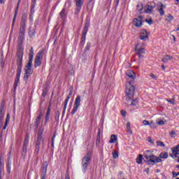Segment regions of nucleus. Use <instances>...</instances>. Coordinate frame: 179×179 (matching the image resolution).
<instances>
[{"instance_id":"nucleus-1","label":"nucleus","mask_w":179,"mask_h":179,"mask_svg":"<svg viewBox=\"0 0 179 179\" xmlns=\"http://www.w3.org/2000/svg\"><path fill=\"white\" fill-rule=\"evenodd\" d=\"M144 157L146 159L147 163L150 166H153V164H156V163H162V159L159 157L155 156V155H153V152L149 150L144 152Z\"/></svg>"},{"instance_id":"nucleus-2","label":"nucleus","mask_w":179,"mask_h":179,"mask_svg":"<svg viewBox=\"0 0 179 179\" xmlns=\"http://www.w3.org/2000/svg\"><path fill=\"white\" fill-rule=\"evenodd\" d=\"M134 92L135 87L134 86V82L127 83L125 90L126 96L129 97V99H132V97H134Z\"/></svg>"},{"instance_id":"nucleus-3","label":"nucleus","mask_w":179,"mask_h":179,"mask_svg":"<svg viewBox=\"0 0 179 179\" xmlns=\"http://www.w3.org/2000/svg\"><path fill=\"white\" fill-rule=\"evenodd\" d=\"M90 160H92V154L90 152H87V155L83 158L82 160V166L83 173H86V170L87 169V166H89V163H90Z\"/></svg>"},{"instance_id":"nucleus-4","label":"nucleus","mask_w":179,"mask_h":179,"mask_svg":"<svg viewBox=\"0 0 179 179\" xmlns=\"http://www.w3.org/2000/svg\"><path fill=\"white\" fill-rule=\"evenodd\" d=\"M80 100L81 97L80 95H78L77 97L76 98L75 102H74V106L73 108L71 111V114L73 115L76 111H78V109L80 106Z\"/></svg>"},{"instance_id":"nucleus-5","label":"nucleus","mask_w":179,"mask_h":179,"mask_svg":"<svg viewBox=\"0 0 179 179\" xmlns=\"http://www.w3.org/2000/svg\"><path fill=\"white\" fill-rule=\"evenodd\" d=\"M136 54H145V43L138 42L136 45Z\"/></svg>"},{"instance_id":"nucleus-6","label":"nucleus","mask_w":179,"mask_h":179,"mask_svg":"<svg viewBox=\"0 0 179 179\" xmlns=\"http://www.w3.org/2000/svg\"><path fill=\"white\" fill-rule=\"evenodd\" d=\"M43 54L44 52L42 50L36 55L35 58V64H34L35 68H37V66H40V65H41V59H43Z\"/></svg>"},{"instance_id":"nucleus-7","label":"nucleus","mask_w":179,"mask_h":179,"mask_svg":"<svg viewBox=\"0 0 179 179\" xmlns=\"http://www.w3.org/2000/svg\"><path fill=\"white\" fill-rule=\"evenodd\" d=\"M140 40H142V41H146L147 40H149V35L148 34V31L145 29H141L140 32Z\"/></svg>"},{"instance_id":"nucleus-8","label":"nucleus","mask_w":179,"mask_h":179,"mask_svg":"<svg viewBox=\"0 0 179 179\" xmlns=\"http://www.w3.org/2000/svg\"><path fill=\"white\" fill-rule=\"evenodd\" d=\"M142 19H143V16H138L137 18H134L133 20V24L136 26V27H141L142 23L143 22Z\"/></svg>"},{"instance_id":"nucleus-9","label":"nucleus","mask_w":179,"mask_h":179,"mask_svg":"<svg viewBox=\"0 0 179 179\" xmlns=\"http://www.w3.org/2000/svg\"><path fill=\"white\" fill-rule=\"evenodd\" d=\"M17 64H18V66H22L23 62V51H22V50L17 51Z\"/></svg>"},{"instance_id":"nucleus-10","label":"nucleus","mask_w":179,"mask_h":179,"mask_svg":"<svg viewBox=\"0 0 179 179\" xmlns=\"http://www.w3.org/2000/svg\"><path fill=\"white\" fill-rule=\"evenodd\" d=\"M89 26H90V22H87L83 31L82 40H86V35L87 34V31L89 30Z\"/></svg>"},{"instance_id":"nucleus-11","label":"nucleus","mask_w":179,"mask_h":179,"mask_svg":"<svg viewBox=\"0 0 179 179\" xmlns=\"http://www.w3.org/2000/svg\"><path fill=\"white\" fill-rule=\"evenodd\" d=\"M3 108H5V103L2 102L0 107V127L1 125H2L3 115H5V113L3 112Z\"/></svg>"},{"instance_id":"nucleus-12","label":"nucleus","mask_w":179,"mask_h":179,"mask_svg":"<svg viewBox=\"0 0 179 179\" xmlns=\"http://www.w3.org/2000/svg\"><path fill=\"white\" fill-rule=\"evenodd\" d=\"M29 145V136H26L24 141V145L22 148V152L23 153H26L27 152V145Z\"/></svg>"},{"instance_id":"nucleus-13","label":"nucleus","mask_w":179,"mask_h":179,"mask_svg":"<svg viewBox=\"0 0 179 179\" xmlns=\"http://www.w3.org/2000/svg\"><path fill=\"white\" fill-rule=\"evenodd\" d=\"M126 75L127 76H128L129 78H130V79H136V74H135V72H134L133 71H127L126 72Z\"/></svg>"},{"instance_id":"nucleus-14","label":"nucleus","mask_w":179,"mask_h":179,"mask_svg":"<svg viewBox=\"0 0 179 179\" xmlns=\"http://www.w3.org/2000/svg\"><path fill=\"white\" fill-rule=\"evenodd\" d=\"M20 1H22V0H18V3L17 4V10H15V13L14 15V17L13 20L12 29H13V27H15V22H16V16L17 15V9H19V4L20 3Z\"/></svg>"},{"instance_id":"nucleus-15","label":"nucleus","mask_w":179,"mask_h":179,"mask_svg":"<svg viewBox=\"0 0 179 179\" xmlns=\"http://www.w3.org/2000/svg\"><path fill=\"white\" fill-rule=\"evenodd\" d=\"M71 96H72V92H70L69 96L64 101V110L63 113H65V110H66V106H68V102L69 101V99H71Z\"/></svg>"},{"instance_id":"nucleus-16","label":"nucleus","mask_w":179,"mask_h":179,"mask_svg":"<svg viewBox=\"0 0 179 179\" xmlns=\"http://www.w3.org/2000/svg\"><path fill=\"white\" fill-rule=\"evenodd\" d=\"M160 8H158V10L159 12V14L161 16H164V9L166 8V6L163 5L162 3H159Z\"/></svg>"},{"instance_id":"nucleus-17","label":"nucleus","mask_w":179,"mask_h":179,"mask_svg":"<svg viewBox=\"0 0 179 179\" xmlns=\"http://www.w3.org/2000/svg\"><path fill=\"white\" fill-rule=\"evenodd\" d=\"M41 117H43V113L41 112L35 122L36 129H37V128H38V125H40V120H41Z\"/></svg>"},{"instance_id":"nucleus-18","label":"nucleus","mask_w":179,"mask_h":179,"mask_svg":"<svg viewBox=\"0 0 179 179\" xmlns=\"http://www.w3.org/2000/svg\"><path fill=\"white\" fill-rule=\"evenodd\" d=\"M165 20L166 22L170 23L171 22H173V20H174V16L171 15V14H168L165 16Z\"/></svg>"},{"instance_id":"nucleus-19","label":"nucleus","mask_w":179,"mask_h":179,"mask_svg":"<svg viewBox=\"0 0 179 179\" xmlns=\"http://www.w3.org/2000/svg\"><path fill=\"white\" fill-rule=\"evenodd\" d=\"M48 165L47 164V162H45L43 164V168H42V176H45L47 174V167Z\"/></svg>"},{"instance_id":"nucleus-20","label":"nucleus","mask_w":179,"mask_h":179,"mask_svg":"<svg viewBox=\"0 0 179 179\" xmlns=\"http://www.w3.org/2000/svg\"><path fill=\"white\" fill-rule=\"evenodd\" d=\"M136 162L138 164H142V162H143V155H138L137 158L136 159Z\"/></svg>"},{"instance_id":"nucleus-21","label":"nucleus","mask_w":179,"mask_h":179,"mask_svg":"<svg viewBox=\"0 0 179 179\" xmlns=\"http://www.w3.org/2000/svg\"><path fill=\"white\" fill-rule=\"evenodd\" d=\"M26 22H27V15L24 14L21 19V25L26 26Z\"/></svg>"},{"instance_id":"nucleus-22","label":"nucleus","mask_w":179,"mask_h":179,"mask_svg":"<svg viewBox=\"0 0 179 179\" xmlns=\"http://www.w3.org/2000/svg\"><path fill=\"white\" fill-rule=\"evenodd\" d=\"M173 59V57L170 55H166L162 59V62H169V61H171Z\"/></svg>"},{"instance_id":"nucleus-23","label":"nucleus","mask_w":179,"mask_h":179,"mask_svg":"<svg viewBox=\"0 0 179 179\" xmlns=\"http://www.w3.org/2000/svg\"><path fill=\"white\" fill-rule=\"evenodd\" d=\"M28 33L29 37L31 38L34 36L36 35V30L34 29V28L30 27Z\"/></svg>"},{"instance_id":"nucleus-24","label":"nucleus","mask_w":179,"mask_h":179,"mask_svg":"<svg viewBox=\"0 0 179 179\" xmlns=\"http://www.w3.org/2000/svg\"><path fill=\"white\" fill-rule=\"evenodd\" d=\"M20 34H26V25H21L20 24Z\"/></svg>"},{"instance_id":"nucleus-25","label":"nucleus","mask_w":179,"mask_h":179,"mask_svg":"<svg viewBox=\"0 0 179 179\" xmlns=\"http://www.w3.org/2000/svg\"><path fill=\"white\" fill-rule=\"evenodd\" d=\"M33 57H34V50L33 48H31L29 50V61H33Z\"/></svg>"},{"instance_id":"nucleus-26","label":"nucleus","mask_w":179,"mask_h":179,"mask_svg":"<svg viewBox=\"0 0 179 179\" xmlns=\"http://www.w3.org/2000/svg\"><path fill=\"white\" fill-rule=\"evenodd\" d=\"M117 142V136L113 134L110 136L109 143H115Z\"/></svg>"},{"instance_id":"nucleus-27","label":"nucleus","mask_w":179,"mask_h":179,"mask_svg":"<svg viewBox=\"0 0 179 179\" xmlns=\"http://www.w3.org/2000/svg\"><path fill=\"white\" fill-rule=\"evenodd\" d=\"M23 41H24V34H19L18 42L20 43V44H22Z\"/></svg>"},{"instance_id":"nucleus-28","label":"nucleus","mask_w":179,"mask_h":179,"mask_svg":"<svg viewBox=\"0 0 179 179\" xmlns=\"http://www.w3.org/2000/svg\"><path fill=\"white\" fill-rule=\"evenodd\" d=\"M76 1V6L82 8V5H83V2L85 0H75Z\"/></svg>"},{"instance_id":"nucleus-29","label":"nucleus","mask_w":179,"mask_h":179,"mask_svg":"<svg viewBox=\"0 0 179 179\" xmlns=\"http://www.w3.org/2000/svg\"><path fill=\"white\" fill-rule=\"evenodd\" d=\"M19 82H20V76H17L14 83V89H16V87H17Z\"/></svg>"},{"instance_id":"nucleus-30","label":"nucleus","mask_w":179,"mask_h":179,"mask_svg":"<svg viewBox=\"0 0 179 179\" xmlns=\"http://www.w3.org/2000/svg\"><path fill=\"white\" fill-rule=\"evenodd\" d=\"M50 113H51V109L50 108H48V110H47V113H46L45 117V122H48V120H50Z\"/></svg>"},{"instance_id":"nucleus-31","label":"nucleus","mask_w":179,"mask_h":179,"mask_svg":"<svg viewBox=\"0 0 179 179\" xmlns=\"http://www.w3.org/2000/svg\"><path fill=\"white\" fill-rule=\"evenodd\" d=\"M158 157H159V159H167L169 157V153L162 152Z\"/></svg>"},{"instance_id":"nucleus-32","label":"nucleus","mask_w":179,"mask_h":179,"mask_svg":"<svg viewBox=\"0 0 179 179\" xmlns=\"http://www.w3.org/2000/svg\"><path fill=\"white\" fill-rule=\"evenodd\" d=\"M41 141H43V137L41 136V134H38V139L36 141V145L38 148H39L40 144L41 143Z\"/></svg>"},{"instance_id":"nucleus-33","label":"nucleus","mask_w":179,"mask_h":179,"mask_svg":"<svg viewBox=\"0 0 179 179\" xmlns=\"http://www.w3.org/2000/svg\"><path fill=\"white\" fill-rule=\"evenodd\" d=\"M25 73H27V75H31V73H33V72L31 71V68L25 67Z\"/></svg>"},{"instance_id":"nucleus-34","label":"nucleus","mask_w":179,"mask_h":179,"mask_svg":"<svg viewBox=\"0 0 179 179\" xmlns=\"http://www.w3.org/2000/svg\"><path fill=\"white\" fill-rule=\"evenodd\" d=\"M152 10H153V8L152 6H146V9H145L146 13H151Z\"/></svg>"},{"instance_id":"nucleus-35","label":"nucleus","mask_w":179,"mask_h":179,"mask_svg":"<svg viewBox=\"0 0 179 179\" xmlns=\"http://www.w3.org/2000/svg\"><path fill=\"white\" fill-rule=\"evenodd\" d=\"M127 129L129 133H130L131 134H132V130L131 129V122H128L127 123Z\"/></svg>"},{"instance_id":"nucleus-36","label":"nucleus","mask_w":179,"mask_h":179,"mask_svg":"<svg viewBox=\"0 0 179 179\" xmlns=\"http://www.w3.org/2000/svg\"><path fill=\"white\" fill-rule=\"evenodd\" d=\"M136 9L137 10H138V12H141V10H142V9H143V5L142 4V3H138L137 6H136Z\"/></svg>"},{"instance_id":"nucleus-37","label":"nucleus","mask_w":179,"mask_h":179,"mask_svg":"<svg viewBox=\"0 0 179 179\" xmlns=\"http://www.w3.org/2000/svg\"><path fill=\"white\" fill-rule=\"evenodd\" d=\"M157 146H160L161 148H164L166 146V145L164 144V143H163L162 141H157Z\"/></svg>"},{"instance_id":"nucleus-38","label":"nucleus","mask_w":179,"mask_h":179,"mask_svg":"<svg viewBox=\"0 0 179 179\" xmlns=\"http://www.w3.org/2000/svg\"><path fill=\"white\" fill-rule=\"evenodd\" d=\"M22 73V66H18L17 71V76H20Z\"/></svg>"},{"instance_id":"nucleus-39","label":"nucleus","mask_w":179,"mask_h":179,"mask_svg":"<svg viewBox=\"0 0 179 179\" xmlns=\"http://www.w3.org/2000/svg\"><path fill=\"white\" fill-rule=\"evenodd\" d=\"M175 96L172 99H166V101H169L170 104H176V99H174Z\"/></svg>"},{"instance_id":"nucleus-40","label":"nucleus","mask_w":179,"mask_h":179,"mask_svg":"<svg viewBox=\"0 0 179 179\" xmlns=\"http://www.w3.org/2000/svg\"><path fill=\"white\" fill-rule=\"evenodd\" d=\"M33 64V60H29L27 66H25V68H31V65Z\"/></svg>"},{"instance_id":"nucleus-41","label":"nucleus","mask_w":179,"mask_h":179,"mask_svg":"<svg viewBox=\"0 0 179 179\" xmlns=\"http://www.w3.org/2000/svg\"><path fill=\"white\" fill-rule=\"evenodd\" d=\"M175 135H177V134L176 133V131H174V130H172L169 133V136H171V138H174Z\"/></svg>"},{"instance_id":"nucleus-42","label":"nucleus","mask_w":179,"mask_h":179,"mask_svg":"<svg viewBox=\"0 0 179 179\" xmlns=\"http://www.w3.org/2000/svg\"><path fill=\"white\" fill-rule=\"evenodd\" d=\"M113 159H118V152L114 151L113 152Z\"/></svg>"},{"instance_id":"nucleus-43","label":"nucleus","mask_w":179,"mask_h":179,"mask_svg":"<svg viewBox=\"0 0 179 179\" xmlns=\"http://www.w3.org/2000/svg\"><path fill=\"white\" fill-rule=\"evenodd\" d=\"M150 76L152 78V79H154V80H157V76H156V75H155L153 73H150Z\"/></svg>"},{"instance_id":"nucleus-44","label":"nucleus","mask_w":179,"mask_h":179,"mask_svg":"<svg viewBox=\"0 0 179 179\" xmlns=\"http://www.w3.org/2000/svg\"><path fill=\"white\" fill-rule=\"evenodd\" d=\"M143 125H150V124H153V122H149V121H148V120H143Z\"/></svg>"},{"instance_id":"nucleus-45","label":"nucleus","mask_w":179,"mask_h":179,"mask_svg":"<svg viewBox=\"0 0 179 179\" xmlns=\"http://www.w3.org/2000/svg\"><path fill=\"white\" fill-rule=\"evenodd\" d=\"M157 124H158V125H164V124H166V122L163 120H160L157 122Z\"/></svg>"},{"instance_id":"nucleus-46","label":"nucleus","mask_w":179,"mask_h":179,"mask_svg":"<svg viewBox=\"0 0 179 179\" xmlns=\"http://www.w3.org/2000/svg\"><path fill=\"white\" fill-rule=\"evenodd\" d=\"M61 17H64L65 16V8H63L62 10L60 13Z\"/></svg>"},{"instance_id":"nucleus-47","label":"nucleus","mask_w":179,"mask_h":179,"mask_svg":"<svg viewBox=\"0 0 179 179\" xmlns=\"http://www.w3.org/2000/svg\"><path fill=\"white\" fill-rule=\"evenodd\" d=\"M147 141L148 142H150V143H152V145H155V142L153 141V140H152V138L148 137Z\"/></svg>"},{"instance_id":"nucleus-48","label":"nucleus","mask_w":179,"mask_h":179,"mask_svg":"<svg viewBox=\"0 0 179 179\" xmlns=\"http://www.w3.org/2000/svg\"><path fill=\"white\" fill-rule=\"evenodd\" d=\"M80 9H82V7H77L76 10V15H78L79 12H80Z\"/></svg>"},{"instance_id":"nucleus-49","label":"nucleus","mask_w":179,"mask_h":179,"mask_svg":"<svg viewBox=\"0 0 179 179\" xmlns=\"http://www.w3.org/2000/svg\"><path fill=\"white\" fill-rule=\"evenodd\" d=\"M145 22H147V23H148V24H152V23H153V20H152V19H150V20H148V19H146L145 20Z\"/></svg>"},{"instance_id":"nucleus-50","label":"nucleus","mask_w":179,"mask_h":179,"mask_svg":"<svg viewBox=\"0 0 179 179\" xmlns=\"http://www.w3.org/2000/svg\"><path fill=\"white\" fill-rule=\"evenodd\" d=\"M29 76H30V74H27L25 73V74L24 76V80H27V79H29Z\"/></svg>"},{"instance_id":"nucleus-51","label":"nucleus","mask_w":179,"mask_h":179,"mask_svg":"<svg viewBox=\"0 0 179 179\" xmlns=\"http://www.w3.org/2000/svg\"><path fill=\"white\" fill-rule=\"evenodd\" d=\"M138 103V99H135L131 102V106H136Z\"/></svg>"},{"instance_id":"nucleus-52","label":"nucleus","mask_w":179,"mask_h":179,"mask_svg":"<svg viewBox=\"0 0 179 179\" xmlns=\"http://www.w3.org/2000/svg\"><path fill=\"white\" fill-rule=\"evenodd\" d=\"M47 92H48L47 89H44V90H43V94H42V96H43V97H45V96H46V94H47Z\"/></svg>"},{"instance_id":"nucleus-53","label":"nucleus","mask_w":179,"mask_h":179,"mask_svg":"<svg viewBox=\"0 0 179 179\" xmlns=\"http://www.w3.org/2000/svg\"><path fill=\"white\" fill-rule=\"evenodd\" d=\"M10 120V115H9V113L7 115V117L6 118V121L7 122H9V121Z\"/></svg>"},{"instance_id":"nucleus-54","label":"nucleus","mask_w":179,"mask_h":179,"mask_svg":"<svg viewBox=\"0 0 179 179\" xmlns=\"http://www.w3.org/2000/svg\"><path fill=\"white\" fill-rule=\"evenodd\" d=\"M121 114L123 117H125V115H127V112L125 110H122Z\"/></svg>"},{"instance_id":"nucleus-55","label":"nucleus","mask_w":179,"mask_h":179,"mask_svg":"<svg viewBox=\"0 0 179 179\" xmlns=\"http://www.w3.org/2000/svg\"><path fill=\"white\" fill-rule=\"evenodd\" d=\"M3 170V166L0 167V179H2V176H1V173H2V171Z\"/></svg>"},{"instance_id":"nucleus-56","label":"nucleus","mask_w":179,"mask_h":179,"mask_svg":"<svg viewBox=\"0 0 179 179\" xmlns=\"http://www.w3.org/2000/svg\"><path fill=\"white\" fill-rule=\"evenodd\" d=\"M90 48V44H87L86 47V50H89Z\"/></svg>"},{"instance_id":"nucleus-57","label":"nucleus","mask_w":179,"mask_h":179,"mask_svg":"<svg viewBox=\"0 0 179 179\" xmlns=\"http://www.w3.org/2000/svg\"><path fill=\"white\" fill-rule=\"evenodd\" d=\"M162 69H163L164 71L166 70V66H164V64L162 65Z\"/></svg>"},{"instance_id":"nucleus-58","label":"nucleus","mask_w":179,"mask_h":179,"mask_svg":"<svg viewBox=\"0 0 179 179\" xmlns=\"http://www.w3.org/2000/svg\"><path fill=\"white\" fill-rule=\"evenodd\" d=\"M8 124H9V122H7V121L6 120V122H5L4 126L8 127Z\"/></svg>"},{"instance_id":"nucleus-59","label":"nucleus","mask_w":179,"mask_h":179,"mask_svg":"<svg viewBox=\"0 0 179 179\" xmlns=\"http://www.w3.org/2000/svg\"><path fill=\"white\" fill-rule=\"evenodd\" d=\"M142 55H143V54H138L139 58H142V57H143Z\"/></svg>"},{"instance_id":"nucleus-60","label":"nucleus","mask_w":179,"mask_h":179,"mask_svg":"<svg viewBox=\"0 0 179 179\" xmlns=\"http://www.w3.org/2000/svg\"><path fill=\"white\" fill-rule=\"evenodd\" d=\"M0 167H3V164H2V162L0 161Z\"/></svg>"},{"instance_id":"nucleus-61","label":"nucleus","mask_w":179,"mask_h":179,"mask_svg":"<svg viewBox=\"0 0 179 179\" xmlns=\"http://www.w3.org/2000/svg\"><path fill=\"white\" fill-rule=\"evenodd\" d=\"M0 3H5V1L3 0H0Z\"/></svg>"},{"instance_id":"nucleus-62","label":"nucleus","mask_w":179,"mask_h":179,"mask_svg":"<svg viewBox=\"0 0 179 179\" xmlns=\"http://www.w3.org/2000/svg\"><path fill=\"white\" fill-rule=\"evenodd\" d=\"M172 37L173 38V41L176 42V36H174V35H172Z\"/></svg>"},{"instance_id":"nucleus-63","label":"nucleus","mask_w":179,"mask_h":179,"mask_svg":"<svg viewBox=\"0 0 179 179\" xmlns=\"http://www.w3.org/2000/svg\"><path fill=\"white\" fill-rule=\"evenodd\" d=\"M65 179H70V178H69V175H66Z\"/></svg>"},{"instance_id":"nucleus-64","label":"nucleus","mask_w":179,"mask_h":179,"mask_svg":"<svg viewBox=\"0 0 179 179\" xmlns=\"http://www.w3.org/2000/svg\"><path fill=\"white\" fill-rule=\"evenodd\" d=\"M41 179H45V176H42V178H41Z\"/></svg>"}]
</instances>
